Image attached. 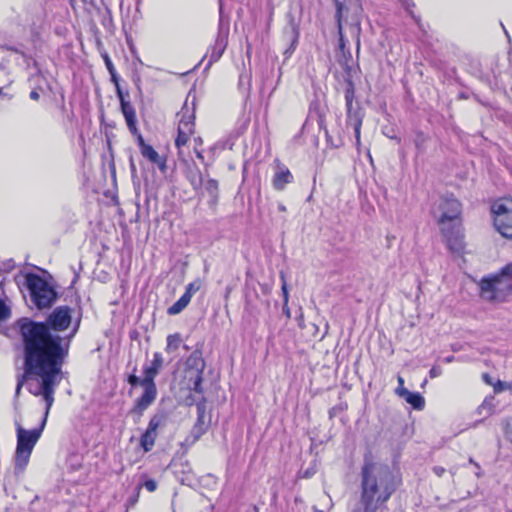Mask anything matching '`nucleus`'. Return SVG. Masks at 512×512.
<instances>
[{"label": "nucleus", "instance_id": "obj_1", "mask_svg": "<svg viewBox=\"0 0 512 512\" xmlns=\"http://www.w3.org/2000/svg\"><path fill=\"white\" fill-rule=\"evenodd\" d=\"M72 310L67 306L56 308L47 323L24 318L18 322L24 348L25 375L39 383L31 392L42 395L47 410L54 402L56 386L63 378L62 365L68 353L69 341L54 331H64L71 324Z\"/></svg>", "mask_w": 512, "mask_h": 512}, {"label": "nucleus", "instance_id": "obj_2", "mask_svg": "<svg viewBox=\"0 0 512 512\" xmlns=\"http://www.w3.org/2000/svg\"><path fill=\"white\" fill-rule=\"evenodd\" d=\"M444 234L448 248L453 252H461L464 248L460 225L461 205L453 196L439 198L433 210Z\"/></svg>", "mask_w": 512, "mask_h": 512}, {"label": "nucleus", "instance_id": "obj_3", "mask_svg": "<svg viewBox=\"0 0 512 512\" xmlns=\"http://www.w3.org/2000/svg\"><path fill=\"white\" fill-rule=\"evenodd\" d=\"M480 296L488 302H503L512 293V262L497 273L483 277L479 283Z\"/></svg>", "mask_w": 512, "mask_h": 512}, {"label": "nucleus", "instance_id": "obj_4", "mask_svg": "<svg viewBox=\"0 0 512 512\" xmlns=\"http://www.w3.org/2000/svg\"><path fill=\"white\" fill-rule=\"evenodd\" d=\"M48 410H50V408ZM48 413L49 411L46 410L45 417H47ZM45 421L46 418H44L42 425L39 429L32 430H26L17 421L15 422L17 431V448L15 455L16 470L23 471L27 466L32 450L41 436V432L45 424Z\"/></svg>", "mask_w": 512, "mask_h": 512}, {"label": "nucleus", "instance_id": "obj_5", "mask_svg": "<svg viewBox=\"0 0 512 512\" xmlns=\"http://www.w3.org/2000/svg\"><path fill=\"white\" fill-rule=\"evenodd\" d=\"M390 482H363L361 506L353 512H376L391 496Z\"/></svg>", "mask_w": 512, "mask_h": 512}, {"label": "nucleus", "instance_id": "obj_6", "mask_svg": "<svg viewBox=\"0 0 512 512\" xmlns=\"http://www.w3.org/2000/svg\"><path fill=\"white\" fill-rule=\"evenodd\" d=\"M496 230L505 238L512 239V198H501L491 207Z\"/></svg>", "mask_w": 512, "mask_h": 512}, {"label": "nucleus", "instance_id": "obj_7", "mask_svg": "<svg viewBox=\"0 0 512 512\" xmlns=\"http://www.w3.org/2000/svg\"><path fill=\"white\" fill-rule=\"evenodd\" d=\"M27 286L35 305L39 308H46L52 304L55 299V292L49 284L37 275L27 277Z\"/></svg>", "mask_w": 512, "mask_h": 512}, {"label": "nucleus", "instance_id": "obj_8", "mask_svg": "<svg viewBox=\"0 0 512 512\" xmlns=\"http://www.w3.org/2000/svg\"><path fill=\"white\" fill-rule=\"evenodd\" d=\"M179 123L177 129V137L175 139V145L179 150V154L182 153V148L187 145L190 137L194 134V113L189 108H183L179 113Z\"/></svg>", "mask_w": 512, "mask_h": 512}, {"label": "nucleus", "instance_id": "obj_9", "mask_svg": "<svg viewBox=\"0 0 512 512\" xmlns=\"http://www.w3.org/2000/svg\"><path fill=\"white\" fill-rule=\"evenodd\" d=\"M141 386L144 389L143 394L139 397L132 409L133 413H136L138 416H142L144 411L152 405L157 396V389L154 382H149L145 380H141Z\"/></svg>", "mask_w": 512, "mask_h": 512}, {"label": "nucleus", "instance_id": "obj_10", "mask_svg": "<svg viewBox=\"0 0 512 512\" xmlns=\"http://www.w3.org/2000/svg\"><path fill=\"white\" fill-rule=\"evenodd\" d=\"M117 94H118L120 104H121V111L124 115V118L126 120V123H127V126L129 128L130 132L133 135L139 134L138 128H137L136 112H135L134 107L132 106V104L129 101L126 100L125 95L123 94V92L120 90V88L118 86H117Z\"/></svg>", "mask_w": 512, "mask_h": 512}, {"label": "nucleus", "instance_id": "obj_11", "mask_svg": "<svg viewBox=\"0 0 512 512\" xmlns=\"http://www.w3.org/2000/svg\"><path fill=\"white\" fill-rule=\"evenodd\" d=\"M138 142L143 157L148 159L150 162L158 165L161 170L165 169V160L158 154V152L150 145L144 142L143 137L138 134Z\"/></svg>", "mask_w": 512, "mask_h": 512}, {"label": "nucleus", "instance_id": "obj_12", "mask_svg": "<svg viewBox=\"0 0 512 512\" xmlns=\"http://www.w3.org/2000/svg\"><path fill=\"white\" fill-rule=\"evenodd\" d=\"M400 397L416 410H422L425 406L424 397L418 392H411L406 388H401Z\"/></svg>", "mask_w": 512, "mask_h": 512}, {"label": "nucleus", "instance_id": "obj_13", "mask_svg": "<svg viewBox=\"0 0 512 512\" xmlns=\"http://www.w3.org/2000/svg\"><path fill=\"white\" fill-rule=\"evenodd\" d=\"M162 364H163L162 355L160 353H155L151 364L148 366H145V368H144V378L142 380L154 382V378L158 374Z\"/></svg>", "mask_w": 512, "mask_h": 512}, {"label": "nucleus", "instance_id": "obj_14", "mask_svg": "<svg viewBox=\"0 0 512 512\" xmlns=\"http://www.w3.org/2000/svg\"><path fill=\"white\" fill-rule=\"evenodd\" d=\"M293 179L291 172L287 168L279 169L273 178V186L277 190H283L285 185Z\"/></svg>", "mask_w": 512, "mask_h": 512}, {"label": "nucleus", "instance_id": "obj_15", "mask_svg": "<svg viewBox=\"0 0 512 512\" xmlns=\"http://www.w3.org/2000/svg\"><path fill=\"white\" fill-rule=\"evenodd\" d=\"M158 432H152L148 429L142 434L140 439V447L143 450V453L149 452L152 450L155 444V440L157 438Z\"/></svg>", "mask_w": 512, "mask_h": 512}, {"label": "nucleus", "instance_id": "obj_16", "mask_svg": "<svg viewBox=\"0 0 512 512\" xmlns=\"http://www.w3.org/2000/svg\"><path fill=\"white\" fill-rule=\"evenodd\" d=\"M167 422V415L165 412H157L154 414L148 424L147 429L152 432H158L159 428H163Z\"/></svg>", "mask_w": 512, "mask_h": 512}, {"label": "nucleus", "instance_id": "obj_17", "mask_svg": "<svg viewBox=\"0 0 512 512\" xmlns=\"http://www.w3.org/2000/svg\"><path fill=\"white\" fill-rule=\"evenodd\" d=\"M335 3H336V9H337L336 17H337V23H338V30H339V35H340V39H339L340 47L343 49L345 46V41H344V36H343L342 30H343V14L345 11V6L338 0H336Z\"/></svg>", "mask_w": 512, "mask_h": 512}, {"label": "nucleus", "instance_id": "obj_18", "mask_svg": "<svg viewBox=\"0 0 512 512\" xmlns=\"http://www.w3.org/2000/svg\"><path fill=\"white\" fill-rule=\"evenodd\" d=\"M190 301L191 300L188 298V295H182L178 301H176L172 306L168 308V314L177 315L181 313L187 307Z\"/></svg>", "mask_w": 512, "mask_h": 512}, {"label": "nucleus", "instance_id": "obj_19", "mask_svg": "<svg viewBox=\"0 0 512 512\" xmlns=\"http://www.w3.org/2000/svg\"><path fill=\"white\" fill-rule=\"evenodd\" d=\"M83 457L78 453H71L66 459V467L70 471H76L82 466Z\"/></svg>", "mask_w": 512, "mask_h": 512}, {"label": "nucleus", "instance_id": "obj_20", "mask_svg": "<svg viewBox=\"0 0 512 512\" xmlns=\"http://www.w3.org/2000/svg\"><path fill=\"white\" fill-rule=\"evenodd\" d=\"M181 343V337L179 334H172L167 337V346L166 351L168 353L174 352L177 350Z\"/></svg>", "mask_w": 512, "mask_h": 512}, {"label": "nucleus", "instance_id": "obj_21", "mask_svg": "<svg viewBox=\"0 0 512 512\" xmlns=\"http://www.w3.org/2000/svg\"><path fill=\"white\" fill-rule=\"evenodd\" d=\"M201 372H202L201 368H196V369L190 370L188 372L194 377L192 389L196 392L201 391V382H202Z\"/></svg>", "mask_w": 512, "mask_h": 512}, {"label": "nucleus", "instance_id": "obj_22", "mask_svg": "<svg viewBox=\"0 0 512 512\" xmlns=\"http://www.w3.org/2000/svg\"><path fill=\"white\" fill-rule=\"evenodd\" d=\"M201 281L200 280H195L193 282H191L187 287H186V291L183 295H188V298L191 300L192 296L198 292L201 288Z\"/></svg>", "mask_w": 512, "mask_h": 512}, {"label": "nucleus", "instance_id": "obj_23", "mask_svg": "<svg viewBox=\"0 0 512 512\" xmlns=\"http://www.w3.org/2000/svg\"><path fill=\"white\" fill-rule=\"evenodd\" d=\"M512 382H502L500 380H496L494 382L493 388L496 393L503 392L505 390H511Z\"/></svg>", "mask_w": 512, "mask_h": 512}, {"label": "nucleus", "instance_id": "obj_24", "mask_svg": "<svg viewBox=\"0 0 512 512\" xmlns=\"http://www.w3.org/2000/svg\"><path fill=\"white\" fill-rule=\"evenodd\" d=\"M280 279L282 282L281 290L283 294V303H289V292L287 288V282L284 272H280Z\"/></svg>", "mask_w": 512, "mask_h": 512}, {"label": "nucleus", "instance_id": "obj_25", "mask_svg": "<svg viewBox=\"0 0 512 512\" xmlns=\"http://www.w3.org/2000/svg\"><path fill=\"white\" fill-rule=\"evenodd\" d=\"M494 409V406L492 404V401L485 400L479 407H478V413L481 415L483 413H486L488 415L492 414Z\"/></svg>", "mask_w": 512, "mask_h": 512}, {"label": "nucleus", "instance_id": "obj_26", "mask_svg": "<svg viewBox=\"0 0 512 512\" xmlns=\"http://www.w3.org/2000/svg\"><path fill=\"white\" fill-rule=\"evenodd\" d=\"M352 35L356 38L357 47L360 45V22L356 20L354 24L350 27Z\"/></svg>", "mask_w": 512, "mask_h": 512}, {"label": "nucleus", "instance_id": "obj_27", "mask_svg": "<svg viewBox=\"0 0 512 512\" xmlns=\"http://www.w3.org/2000/svg\"><path fill=\"white\" fill-rule=\"evenodd\" d=\"M10 316V309L0 299V322L6 320Z\"/></svg>", "mask_w": 512, "mask_h": 512}, {"label": "nucleus", "instance_id": "obj_28", "mask_svg": "<svg viewBox=\"0 0 512 512\" xmlns=\"http://www.w3.org/2000/svg\"><path fill=\"white\" fill-rule=\"evenodd\" d=\"M375 468V464L373 463H366L363 468V480H369L372 475L371 472Z\"/></svg>", "mask_w": 512, "mask_h": 512}, {"label": "nucleus", "instance_id": "obj_29", "mask_svg": "<svg viewBox=\"0 0 512 512\" xmlns=\"http://www.w3.org/2000/svg\"><path fill=\"white\" fill-rule=\"evenodd\" d=\"M202 143H203V142H202V139H201L200 137H196V138H194V144H195V145H194V151H195V153H196V156H197L198 158H200V159H202V158H203V156H202L201 151H199V149H198V148L202 145Z\"/></svg>", "mask_w": 512, "mask_h": 512}, {"label": "nucleus", "instance_id": "obj_30", "mask_svg": "<svg viewBox=\"0 0 512 512\" xmlns=\"http://www.w3.org/2000/svg\"><path fill=\"white\" fill-rule=\"evenodd\" d=\"M345 98H346L347 107H348V109H350L352 106V102H353V91L347 90Z\"/></svg>", "mask_w": 512, "mask_h": 512}, {"label": "nucleus", "instance_id": "obj_31", "mask_svg": "<svg viewBox=\"0 0 512 512\" xmlns=\"http://www.w3.org/2000/svg\"><path fill=\"white\" fill-rule=\"evenodd\" d=\"M141 380L140 378H138L137 376L135 375H130L129 378H128V382L129 384H131L132 386H136V385H140L141 386Z\"/></svg>", "mask_w": 512, "mask_h": 512}, {"label": "nucleus", "instance_id": "obj_32", "mask_svg": "<svg viewBox=\"0 0 512 512\" xmlns=\"http://www.w3.org/2000/svg\"><path fill=\"white\" fill-rule=\"evenodd\" d=\"M397 381H398L399 386L396 388L395 393L400 397V389L405 388L404 387V379L402 376L399 375L397 377Z\"/></svg>", "mask_w": 512, "mask_h": 512}, {"label": "nucleus", "instance_id": "obj_33", "mask_svg": "<svg viewBox=\"0 0 512 512\" xmlns=\"http://www.w3.org/2000/svg\"><path fill=\"white\" fill-rule=\"evenodd\" d=\"M482 379H483V381H484L486 384L491 385V386H493V385H494V382L496 381V380H494V379H493L489 374H487V373H485V374H483V375H482Z\"/></svg>", "mask_w": 512, "mask_h": 512}, {"label": "nucleus", "instance_id": "obj_34", "mask_svg": "<svg viewBox=\"0 0 512 512\" xmlns=\"http://www.w3.org/2000/svg\"><path fill=\"white\" fill-rule=\"evenodd\" d=\"M144 486L145 488L149 491V492H153L156 490L157 488V483L156 482H144Z\"/></svg>", "mask_w": 512, "mask_h": 512}, {"label": "nucleus", "instance_id": "obj_35", "mask_svg": "<svg viewBox=\"0 0 512 512\" xmlns=\"http://www.w3.org/2000/svg\"><path fill=\"white\" fill-rule=\"evenodd\" d=\"M429 374H430L431 378H435V377H438L441 374V370L438 367H433L430 370Z\"/></svg>", "mask_w": 512, "mask_h": 512}, {"label": "nucleus", "instance_id": "obj_36", "mask_svg": "<svg viewBox=\"0 0 512 512\" xmlns=\"http://www.w3.org/2000/svg\"><path fill=\"white\" fill-rule=\"evenodd\" d=\"M360 127H361V122L358 121L355 125V136H356V140L357 142L360 141Z\"/></svg>", "mask_w": 512, "mask_h": 512}, {"label": "nucleus", "instance_id": "obj_37", "mask_svg": "<svg viewBox=\"0 0 512 512\" xmlns=\"http://www.w3.org/2000/svg\"><path fill=\"white\" fill-rule=\"evenodd\" d=\"M105 62H106L108 70L110 71V73L112 74V77L114 78L115 77L114 73H113L114 68H113V65H112L110 59L108 57H106Z\"/></svg>", "mask_w": 512, "mask_h": 512}, {"label": "nucleus", "instance_id": "obj_38", "mask_svg": "<svg viewBox=\"0 0 512 512\" xmlns=\"http://www.w3.org/2000/svg\"><path fill=\"white\" fill-rule=\"evenodd\" d=\"M283 312H284V314L286 315L287 318L291 317V311H290V308L288 306V303H283Z\"/></svg>", "mask_w": 512, "mask_h": 512}, {"label": "nucleus", "instance_id": "obj_39", "mask_svg": "<svg viewBox=\"0 0 512 512\" xmlns=\"http://www.w3.org/2000/svg\"><path fill=\"white\" fill-rule=\"evenodd\" d=\"M217 187H218V185H217V182H216L215 180H210V181L208 182V187H207V188H208L209 190H216V189H217Z\"/></svg>", "mask_w": 512, "mask_h": 512}, {"label": "nucleus", "instance_id": "obj_40", "mask_svg": "<svg viewBox=\"0 0 512 512\" xmlns=\"http://www.w3.org/2000/svg\"><path fill=\"white\" fill-rule=\"evenodd\" d=\"M30 98L32 100H38L39 99V93L37 91H35V90L31 91L30 92Z\"/></svg>", "mask_w": 512, "mask_h": 512}, {"label": "nucleus", "instance_id": "obj_41", "mask_svg": "<svg viewBox=\"0 0 512 512\" xmlns=\"http://www.w3.org/2000/svg\"><path fill=\"white\" fill-rule=\"evenodd\" d=\"M21 387H22V382H19L17 385V388H16V394H19Z\"/></svg>", "mask_w": 512, "mask_h": 512}, {"label": "nucleus", "instance_id": "obj_42", "mask_svg": "<svg viewBox=\"0 0 512 512\" xmlns=\"http://www.w3.org/2000/svg\"><path fill=\"white\" fill-rule=\"evenodd\" d=\"M278 208H279V210H280V211H282V212H285V211H286V208H285V206H284L283 204H280V205L278 206Z\"/></svg>", "mask_w": 512, "mask_h": 512}, {"label": "nucleus", "instance_id": "obj_43", "mask_svg": "<svg viewBox=\"0 0 512 512\" xmlns=\"http://www.w3.org/2000/svg\"><path fill=\"white\" fill-rule=\"evenodd\" d=\"M452 360H453V357H452V356H451V357H447V358L445 359V361H446V362H451Z\"/></svg>", "mask_w": 512, "mask_h": 512}, {"label": "nucleus", "instance_id": "obj_44", "mask_svg": "<svg viewBox=\"0 0 512 512\" xmlns=\"http://www.w3.org/2000/svg\"><path fill=\"white\" fill-rule=\"evenodd\" d=\"M314 512H323L322 510H319L318 508L314 507L313 508Z\"/></svg>", "mask_w": 512, "mask_h": 512}]
</instances>
